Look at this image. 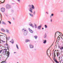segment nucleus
Returning <instances> with one entry per match:
<instances>
[{
	"mask_svg": "<svg viewBox=\"0 0 63 63\" xmlns=\"http://www.w3.org/2000/svg\"><path fill=\"white\" fill-rule=\"evenodd\" d=\"M14 41H13L12 42H11V43H12V44H14Z\"/></svg>",
	"mask_w": 63,
	"mask_h": 63,
	"instance_id": "a19ab883",
	"label": "nucleus"
},
{
	"mask_svg": "<svg viewBox=\"0 0 63 63\" xmlns=\"http://www.w3.org/2000/svg\"><path fill=\"white\" fill-rule=\"evenodd\" d=\"M1 31H2L3 32H5V30L3 28H1Z\"/></svg>",
	"mask_w": 63,
	"mask_h": 63,
	"instance_id": "4be33fe9",
	"label": "nucleus"
},
{
	"mask_svg": "<svg viewBox=\"0 0 63 63\" xmlns=\"http://www.w3.org/2000/svg\"><path fill=\"white\" fill-rule=\"evenodd\" d=\"M18 63V62H17V63Z\"/></svg>",
	"mask_w": 63,
	"mask_h": 63,
	"instance_id": "774afa93",
	"label": "nucleus"
},
{
	"mask_svg": "<svg viewBox=\"0 0 63 63\" xmlns=\"http://www.w3.org/2000/svg\"><path fill=\"white\" fill-rule=\"evenodd\" d=\"M29 11H30V13H33V12L32 11V10L29 9Z\"/></svg>",
	"mask_w": 63,
	"mask_h": 63,
	"instance_id": "393cba45",
	"label": "nucleus"
},
{
	"mask_svg": "<svg viewBox=\"0 0 63 63\" xmlns=\"http://www.w3.org/2000/svg\"><path fill=\"white\" fill-rule=\"evenodd\" d=\"M35 13H36V12L35 11H34L33 13V15H35Z\"/></svg>",
	"mask_w": 63,
	"mask_h": 63,
	"instance_id": "2f4dec72",
	"label": "nucleus"
},
{
	"mask_svg": "<svg viewBox=\"0 0 63 63\" xmlns=\"http://www.w3.org/2000/svg\"><path fill=\"white\" fill-rule=\"evenodd\" d=\"M29 25L31 26L32 28H34V25L31 22H30L29 23Z\"/></svg>",
	"mask_w": 63,
	"mask_h": 63,
	"instance_id": "20e7f679",
	"label": "nucleus"
},
{
	"mask_svg": "<svg viewBox=\"0 0 63 63\" xmlns=\"http://www.w3.org/2000/svg\"><path fill=\"white\" fill-rule=\"evenodd\" d=\"M50 18H51V16H50Z\"/></svg>",
	"mask_w": 63,
	"mask_h": 63,
	"instance_id": "6e6d98bb",
	"label": "nucleus"
},
{
	"mask_svg": "<svg viewBox=\"0 0 63 63\" xmlns=\"http://www.w3.org/2000/svg\"><path fill=\"white\" fill-rule=\"evenodd\" d=\"M52 45H53V44L51 45V46L50 47H51V46H52Z\"/></svg>",
	"mask_w": 63,
	"mask_h": 63,
	"instance_id": "de8ad7c7",
	"label": "nucleus"
},
{
	"mask_svg": "<svg viewBox=\"0 0 63 63\" xmlns=\"http://www.w3.org/2000/svg\"><path fill=\"white\" fill-rule=\"evenodd\" d=\"M8 47H7V48H8V46H7Z\"/></svg>",
	"mask_w": 63,
	"mask_h": 63,
	"instance_id": "0e129e2a",
	"label": "nucleus"
},
{
	"mask_svg": "<svg viewBox=\"0 0 63 63\" xmlns=\"http://www.w3.org/2000/svg\"><path fill=\"white\" fill-rule=\"evenodd\" d=\"M55 62H56V63L57 62V60L55 61Z\"/></svg>",
	"mask_w": 63,
	"mask_h": 63,
	"instance_id": "c03bdc74",
	"label": "nucleus"
},
{
	"mask_svg": "<svg viewBox=\"0 0 63 63\" xmlns=\"http://www.w3.org/2000/svg\"><path fill=\"white\" fill-rule=\"evenodd\" d=\"M1 42H3L4 43V42H5L4 41H3V40H1V39H0V42H1Z\"/></svg>",
	"mask_w": 63,
	"mask_h": 63,
	"instance_id": "c85d7f7f",
	"label": "nucleus"
},
{
	"mask_svg": "<svg viewBox=\"0 0 63 63\" xmlns=\"http://www.w3.org/2000/svg\"><path fill=\"white\" fill-rule=\"evenodd\" d=\"M32 8L33 9H35V7H34V6L32 4Z\"/></svg>",
	"mask_w": 63,
	"mask_h": 63,
	"instance_id": "a211bd4d",
	"label": "nucleus"
},
{
	"mask_svg": "<svg viewBox=\"0 0 63 63\" xmlns=\"http://www.w3.org/2000/svg\"><path fill=\"white\" fill-rule=\"evenodd\" d=\"M4 2H5V0H4L3 2H1V3H4Z\"/></svg>",
	"mask_w": 63,
	"mask_h": 63,
	"instance_id": "e433bc0d",
	"label": "nucleus"
},
{
	"mask_svg": "<svg viewBox=\"0 0 63 63\" xmlns=\"http://www.w3.org/2000/svg\"><path fill=\"white\" fill-rule=\"evenodd\" d=\"M0 36H3V35H0Z\"/></svg>",
	"mask_w": 63,
	"mask_h": 63,
	"instance_id": "052dcab7",
	"label": "nucleus"
},
{
	"mask_svg": "<svg viewBox=\"0 0 63 63\" xmlns=\"http://www.w3.org/2000/svg\"><path fill=\"white\" fill-rule=\"evenodd\" d=\"M29 30L30 32L31 33H33V31H32V30H31L29 28Z\"/></svg>",
	"mask_w": 63,
	"mask_h": 63,
	"instance_id": "1a4fd4ad",
	"label": "nucleus"
},
{
	"mask_svg": "<svg viewBox=\"0 0 63 63\" xmlns=\"http://www.w3.org/2000/svg\"><path fill=\"white\" fill-rule=\"evenodd\" d=\"M22 30L23 32H26V31H27V30H25V29H22Z\"/></svg>",
	"mask_w": 63,
	"mask_h": 63,
	"instance_id": "2eb2a0df",
	"label": "nucleus"
},
{
	"mask_svg": "<svg viewBox=\"0 0 63 63\" xmlns=\"http://www.w3.org/2000/svg\"><path fill=\"white\" fill-rule=\"evenodd\" d=\"M29 8L31 10H32V8H31L30 7Z\"/></svg>",
	"mask_w": 63,
	"mask_h": 63,
	"instance_id": "c9c22d12",
	"label": "nucleus"
},
{
	"mask_svg": "<svg viewBox=\"0 0 63 63\" xmlns=\"http://www.w3.org/2000/svg\"><path fill=\"white\" fill-rule=\"evenodd\" d=\"M61 62H62V61H63V60H62V57H61Z\"/></svg>",
	"mask_w": 63,
	"mask_h": 63,
	"instance_id": "7c9ffc66",
	"label": "nucleus"
},
{
	"mask_svg": "<svg viewBox=\"0 0 63 63\" xmlns=\"http://www.w3.org/2000/svg\"><path fill=\"white\" fill-rule=\"evenodd\" d=\"M16 53V52H14V53Z\"/></svg>",
	"mask_w": 63,
	"mask_h": 63,
	"instance_id": "bf43d9fd",
	"label": "nucleus"
},
{
	"mask_svg": "<svg viewBox=\"0 0 63 63\" xmlns=\"http://www.w3.org/2000/svg\"><path fill=\"white\" fill-rule=\"evenodd\" d=\"M28 7H31V5L29 4L28 5Z\"/></svg>",
	"mask_w": 63,
	"mask_h": 63,
	"instance_id": "473e14b6",
	"label": "nucleus"
},
{
	"mask_svg": "<svg viewBox=\"0 0 63 63\" xmlns=\"http://www.w3.org/2000/svg\"><path fill=\"white\" fill-rule=\"evenodd\" d=\"M6 45L7 46H8V44H6Z\"/></svg>",
	"mask_w": 63,
	"mask_h": 63,
	"instance_id": "09e8293b",
	"label": "nucleus"
},
{
	"mask_svg": "<svg viewBox=\"0 0 63 63\" xmlns=\"http://www.w3.org/2000/svg\"><path fill=\"white\" fill-rule=\"evenodd\" d=\"M53 16V14H51V16Z\"/></svg>",
	"mask_w": 63,
	"mask_h": 63,
	"instance_id": "f704fd0d",
	"label": "nucleus"
},
{
	"mask_svg": "<svg viewBox=\"0 0 63 63\" xmlns=\"http://www.w3.org/2000/svg\"><path fill=\"white\" fill-rule=\"evenodd\" d=\"M30 42V40L27 39L26 40V43H27V42Z\"/></svg>",
	"mask_w": 63,
	"mask_h": 63,
	"instance_id": "ddd939ff",
	"label": "nucleus"
},
{
	"mask_svg": "<svg viewBox=\"0 0 63 63\" xmlns=\"http://www.w3.org/2000/svg\"><path fill=\"white\" fill-rule=\"evenodd\" d=\"M60 57H59V60L60 61V62L61 63V61L60 60Z\"/></svg>",
	"mask_w": 63,
	"mask_h": 63,
	"instance_id": "c756f323",
	"label": "nucleus"
},
{
	"mask_svg": "<svg viewBox=\"0 0 63 63\" xmlns=\"http://www.w3.org/2000/svg\"><path fill=\"white\" fill-rule=\"evenodd\" d=\"M17 1L18 2H20V0H17Z\"/></svg>",
	"mask_w": 63,
	"mask_h": 63,
	"instance_id": "4c0bfd02",
	"label": "nucleus"
},
{
	"mask_svg": "<svg viewBox=\"0 0 63 63\" xmlns=\"http://www.w3.org/2000/svg\"><path fill=\"white\" fill-rule=\"evenodd\" d=\"M6 41H8V40H9V39H10V37H8L7 38L6 37Z\"/></svg>",
	"mask_w": 63,
	"mask_h": 63,
	"instance_id": "6ab92c4d",
	"label": "nucleus"
},
{
	"mask_svg": "<svg viewBox=\"0 0 63 63\" xmlns=\"http://www.w3.org/2000/svg\"><path fill=\"white\" fill-rule=\"evenodd\" d=\"M43 38L45 39H46V38H47V34H46V33H45V34L43 36Z\"/></svg>",
	"mask_w": 63,
	"mask_h": 63,
	"instance_id": "9d476101",
	"label": "nucleus"
},
{
	"mask_svg": "<svg viewBox=\"0 0 63 63\" xmlns=\"http://www.w3.org/2000/svg\"><path fill=\"white\" fill-rule=\"evenodd\" d=\"M54 57H56V55H55V54H54Z\"/></svg>",
	"mask_w": 63,
	"mask_h": 63,
	"instance_id": "58836bf2",
	"label": "nucleus"
},
{
	"mask_svg": "<svg viewBox=\"0 0 63 63\" xmlns=\"http://www.w3.org/2000/svg\"><path fill=\"white\" fill-rule=\"evenodd\" d=\"M53 60H54V61L55 62L57 60L56 59H55L54 57V58Z\"/></svg>",
	"mask_w": 63,
	"mask_h": 63,
	"instance_id": "a878e982",
	"label": "nucleus"
},
{
	"mask_svg": "<svg viewBox=\"0 0 63 63\" xmlns=\"http://www.w3.org/2000/svg\"><path fill=\"white\" fill-rule=\"evenodd\" d=\"M29 15L30 16H31V17H33V16H34V15H33V14H31L30 13H29Z\"/></svg>",
	"mask_w": 63,
	"mask_h": 63,
	"instance_id": "f8f14e48",
	"label": "nucleus"
},
{
	"mask_svg": "<svg viewBox=\"0 0 63 63\" xmlns=\"http://www.w3.org/2000/svg\"><path fill=\"white\" fill-rule=\"evenodd\" d=\"M1 23L2 24H4V25H6V23L4 21H2Z\"/></svg>",
	"mask_w": 63,
	"mask_h": 63,
	"instance_id": "dca6fc26",
	"label": "nucleus"
},
{
	"mask_svg": "<svg viewBox=\"0 0 63 63\" xmlns=\"http://www.w3.org/2000/svg\"><path fill=\"white\" fill-rule=\"evenodd\" d=\"M34 37L35 39H37V38H38V36H34Z\"/></svg>",
	"mask_w": 63,
	"mask_h": 63,
	"instance_id": "b1692460",
	"label": "nucleus"
},
{
	"mask_svg": "<svg viewBox=\"0 0 63 63\" xmlns=\"http://www.w3.org/2000/svg\"><path fill=\"white\" fill-rule=\"evenodd\" d=\"M6 32L7 33L9 34H11L10 32H9V31L8 30L6 29Z\"/></svg>",
	"mask_w": 63,
	"mask_h": 63,
	"instance_id": "6e6552de",
	"label": "nucleus"
},
{
	"mask_svg": "<svg viewBox=\"0 0 63 63\" xmlns=\"http://www.w3.org/2000/svg\"><path fill=\"white\" fill-rule=\"evenodd\" d=\"M1 10L2 12H4L5 11V9L4 8L2 7L1 8Z\"/></svg>",
	"mask_w": 63,
	"mask_h": 63,
	"instance_id": "7ed1b4c3",
	"label": "nucleus"
},
{
	"mask_svg": "<svg viewBox=\"0 0 63 63\" xmlns=\"http://www.w3.org/2000/svg\"><path fill=\"white\" fill-rule=\"evenodd\" d=\"M45 28H47V25H45Z\"/></svg>",
	"mask_w": 63,
	"mask_h": 63,
	"instance_id": "5701e85b",
	"label": "nucleus"
},
{
	"mask_svg": "<svg viewBox=\"0 0 63 63\" xmlns=\"http://www.w3.org/2000/svg\"><path fill=\"white\" fill-rule=\"evenodd\" d=\"M60 37H61V39H62V37H61V36H60Z\"/></svg>",
	"mask_w": 63,
	"mask_h": 63,
	"instance_id": "603ef678",
	"label": "nucleus"
},
{
	"mask_svg": "<svg viewBox=\"0 0 63 63\" xmlns=\"http://www.w3.org/2000/svg\"><path fill=\"white\" fill-rule=\"evenodd\" d=\"M47 54H48V53H47Z\"/></svg>",
	"mask_w": 63,
	"mask_h": 63,
	"instance_id": "13d9d810",
	"label": "nucleus"
},
{
	"mask_svg": "<svg viewBox=\"0 0 63 63\" xmlns=\"http://www.w3.org/2000/svg\"><path fill=\"white\" fill-rule=\"evenodd\" d=\"M1 22L0 21V24H1Z\"/></svg>",
	"mask_w": 63,
	"mask_h": 63,
	"instance_id": "864d4df0",
	"label": "nucleus"
},
{
	"mask_svg": "<svg viewBox=\"0 0 63 63\" xmlns=\"http://www.w3.org/2000/svg\"><path fill=\"white\" fill-rule=\"evenodd\" d=\"M46 43H47V41L46 40H45L44 42H43V44H46Z\"/></svg>",
	"mask_w": 63,
	"mask_h": 63,
	"instance_id": "aec40b11",
	"label": "nucleus"
},
{
	"mask_svg": "<svg viewBox=\"0 0 63 63\" xmlns=\"http://www.w3.org/2000/svg\"><path fill=\"white\" fill-rule=\"evenodd\" d=\"M56 63H59V62L58 61H57V62Z\"/></svg>",
	"mask_w": 63,
	"mask_h": 63,
	"instance_id": "a18cd8bd",
	"label": "nucleus"
},
{
	"mask_svg": "<svg viewBox=\"0 0 63 63\" xmlns=\"http://www.w3.org/2000/svg\"><path fill=\"white\" fill-rule=\"evenodd\" d=\"M0 16H1V14H0Z\"/></svg>",
	"mask_w": 63,
	"mask_h": 63,
	"instance_id": "680f3d73",
	"label": "nucleus"
},
{
	"mask_svg": "<svg viewBox=\"0 0 63 63\" xmlns=\"http://www.w3.org/2000/svg\"><path fill=\"white\" fill-rule=\"evenodd\" d=\"M48 52V50H47V52H46V53H47V52Z\"/></svg>",
	"mask_w": 63,
	"mask_h": 63,
	"instance_id": "49530a36",
	"label": "nucleus"
},
{
	"mask_svg": "<svg viewBox=\"0 0 63 63\" xmlns=\"http://www.w3.org/2000/svg\"><path fill=\"white\" fill-rule=\"evenodd\" d=\"M34 27L35 28H37V25H36V24H34Z\"/></svg>",
	"mask_w": 63,
	"mask_h": 63,
	"instance_id": "412c9836",
	"label": "nucleus"
},
{
	"mask_svg": "<svg viewBox=\"0 0 63 63\" xmlns=\"http://www.w3.org/2000/svg\"><path fill=\"white\" fill-rule=\"evenodd\" d=\"M6 7L7 9H10L11 8V6L9 4H7L6 5Z\"/></svg>",
	"mask_w": 63,
	"mask_h": 63,
	"instance_id": "f03ea898",
	"label": "nucleus"
},
{
	"mask_svg": "<svg viewBox=\"0 0 63 63\" xmlns=\"http://www.w3.org/2000/svg\"><path fill=\"white\" fill-rule=\"evenodd\" d=\"M16 48L18 49H19V48H18V46L17 44H16Z\"/></svg>",
	"mask_w": 63,
	"mask_h": 63,
	"instance_id": "bb28decb",
	"label": "nucleus"
},
{
	"mask_svg": "<svg viewBox=\"0 0 63 63\" xmlns=\"http://www.w3.org/2000/svg\"><path fill=\"white\" fill-rule=\"evenodd\" d=\"M1 50H0V53H1Z\"/></svg>",
	"mask_w": 63,
	"mask_h": 63,
	"instance_id": "3c124183",
	"label": "nucleus"
},
{
	"mask_svg": "<svg viewBox=\"0 0 63 63\" xmlns=\"http://www.w3.org/2000/svg\"><path fill=\"white\" fill-rule=\"evenodd\" d=\"M29 46L30 48H34V46L32 44H30Z\"/></svg>",
	"mask_w": 63,
	"mask_h": 63,
	"instance_id": "39448f33",
	"label": "nucleus"
},
{
	"mask_svg": "<svg viewBox=\"0 0 63 63\" xmlns=\"http://www.w3.org/2000/svg\"><path fill=\"white\" fill-rule=\"evenodd\" d=\"M5 61H2L0 63H3V62H4Z\"/></svg>",
	"mask_w": 63,
	"mask_h": 63,
	"instance_id": "ea45409f",
	"label": "nucleus"
},
{
	"mask_svg": "<svg viewBox=\"0 0 63 63\" xmlns=\"http://www.w3.org/2000/svg\"><path fill=\"white\" fill-rule=\"evenodd\" d=\"M7 52V58H8V57H9L10 56V53L9 51Z\"/></svg>",
	"mask_w": 63,
	"mask_h": 63,
	"instance_id": "423d86ee",
	"label": "nucleus"
},
{
	"mask_svg": "<svg viewBox=\"0 0 63 63\" xmlns=\"http://www.w3.org/2000/svg\"><path fill=\"white\" fill-rule=\"evenodd\" d=\"M46 13H47V14L48 15V12H46Z\"/></svg>",
	"mask_w": 63,
	"mask_h": 63,
	"instance_id": "79ce46f5",
	"label": "nucleus"
},
{
	"mask_svg": "<svg viewBox=\"0 0 63 63\" xmlns=\"http://www.w3.org/2000/svg\"><path fill=\"white\" fill-rule=\"evenodd\" d=\"M10 42H11V43L12 42L11 41H10Z\"/></svg>",
	"mask_w": 63,
	"mask_h": 63,
	"instance_id": "69168bd1",
	"label": "nucleus"
},
{
	"mask_svg": "<svg viewBox=\"0 0 63 63\" xmlns=\"http://www.w3.org/2000/svg\"><path fill=\"white\" fill-rule=\"evenodd\" d=\"M12 12H14V10H12Z\"/></svg>",
	"mask_w": 63,
	"mask_h": 63,
	"instance_id": "4d7b16f0",
	"label": "nucleus"
},
{
	"mask_svg": "<svg viewBox=\"0 0 63 63\" xmlns=\"http://www.w3.org/2000/svg\"><path fill=\"white\" fill-rule=\"evenodd\" d=\"M7 49H4V50H3V52H4H4H5H5H6V51H7Z\"/></svg>",
	"mask_w": 63,
	"mask_h": 63,
	"instance_id": "cd10ccee",
	"label": "nucleus"
},
{
	"mask_svg": "<svg viewBox=\"0 0 63 63\" xmlns=\"http://www.w3.org/2000/svg\"><path fill=\"white\" fill-rule=\"evenodd\" d=\"M47 56H48V54H47Z\"/></svg>",
	"mask_w": 63,
	"mask_h": 63,
	"instance_id": "e2e57ef3",
	"label": "nucleus"
},
{
	"mask_svg": "<svg viewBox=\"0 0 63 63\" xmlns=\"http://www.w3.org/2000/svg\"><path fill=\"white\" fill-rule=\"evenodd\" d=\"M60 33L61 34V33L58 32H56L55 34V38L56 37V36H59L58 37V38H57L58 39V37H59V35L60 34Z\"/></svg>",
	"mask_w": 63,
	"mask_h": 63,
	"instance_id": "f257e3e1",
	"label": "nucleus"
},
{
	"mask_svg": "<svg viewBox=\"0 0 63 63\" xmlns=\"http://www.w3.org/2000/svg\"><path fill=\"white\" fill-rule=\"evenodd\" d=\"M42 27V26H38V29L40 30V29H41V28Z\"/></svg>",
	"mask_w": 63,
	"mask_h": 63,
	"instance_id": "f3484780",
	"label": "nucleus"
},
{
	"mask_svg": "<svg viewBox=\"0 0 63 63\" xmlns=\"http://www.w3.org/2000/svg\"><path fill=\"white\" fill-rule=\"evenodd\" d=\"M56 54L57 55V57H58V56H60V53H59V52H57V53H56Z\"/></svg>",
	"mask_w": 63,
	"mask_h": 63,
	"instance_id": "9b49d317",
	"label": "nucleus"
},
{
	"mask_svg": "<svg viewBox=\"0 0 63 63\" xmlns=\"http://www.w3.org/2000/svg\"><path fill=\"white\" fill-rule=\"evenodd\" d=\"M51 22H52V20H51Z\"/></svg>",
	"mask_w": 63,
	"mask_h": 63,
	"instance_id": "8fccbe9b",
	"label": "nucleus"
},
{
	"mask_svg": "<svg viewBox=\"0 0 63 63\" xmlns=\"http://www.w3.org/2000/svg\"><path fill=\"white\" fill-rule=\"evenodd\" d=\"M42 29H43V30H44V28H42Z\"/></svg>",
	"mask_w": 63,
	"mask_h": 63,
	"instance_id": "5fc2aeb1",
	"label": "nucleus"
},
{
	"mask_svg": "<svg viewBox=\"0 0 63 63\" xmlns=\"http://www.w3.org/2000/svg\"><path fill=\"white\" fill-rule=\"evenodd\" d=\"M8 22H9V24H11V22L10 21H8Z\"/></svg>",
	"mask_w": 63,
	"mask_h": 63,
	"instance_id": "72a5a7b5",
	"label": "nucleus"
},
{
	"mask_svg": "<svg viewBox=\"0 0 63 63\" xmlns=\"http://www.w3.org/2000/svg\"><path fill=\"white\" fill-rule=\"evenodd\" d=\"M61 12H63V11H61Z\"/></svg>",
	"mask_w": 63,
	"mask_h": 63,
	"instance_id": "338daca9",
	"label": "nucleus"
},
{
	"mask_svg": "<svg viewBox=\"0 0 63 63\" xmlns=\"http://www.w3.org/2000/svg\"><path fill=\"white\" fill-rule=\"evenodd\" d=\"M28 33V31H27L24 32V36H26V35H27V34Z\"/></svg>",
	"mask_w": 63,
	"mask_h": 63,
	"instance_id": "0eeeda50",
	"label": "nucleus"
},
{
	"mask_svg": "<svg viewBox=\"0 0 63 63\" xmlns=\"http://www.w3.org/2000/svg\"><path fill=\"white\" fill-rule=\"evenodd\" d=\"M12 40L11 41V42H12V41H13V42H14V40H13V39H12Z\"/></svg>",
	"mask_w": 63,
	"mask_h": 63,
	"instance_id": "37998d69",
	"label": "nucleus"
},
{
	"mask_svg": "<svg viewBox=\"0 0 63 63\" xmlns=\"http://www.w3.org/2000/svg\"><path fill=\"white\" fill-rule=\"evenodd\" d=\"M59 48H60V50H63V45L61 47H59Z\"/></svg>",
	"mask_w": 63,
	"mask_h": 63,
	"instance_id": "4468645a",
	"label": "nucleus"
}]
</instances>
